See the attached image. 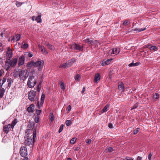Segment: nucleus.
<instances>
[{"label":"nucleus","mask_w":160,"mask_h":160,"mask_svg":"<svg viewBox=\"0 0 160 160\" xmlns=\"http://www.w3.org/2000/svg\"><path fill=\"white\" fill-rule=\"evenodd\" d=\"M77 139L76 138H73L71 139L70 141V143L71 144H74L76 141Z\"/></svg>","instance_id":"obj_37"},{"label":"nucleus","mask_w":160,"mask_h":160,"mask_svg":"<svg viewBox=\"0 0 160 160\" xmlns=\"http://www.w3.org/2000/svg\"><path fill=\"white\" fill-rule=\"evenodd\" d=\"M70 66V64L68 63V62H67L66 63L63 64L61 65L59 67L60 68H67L69 67Z\"/></svg>","instance_id":"obj_25"},{"label":"nucleus","mask_w":160,"mask_h":160,"mask_svg":"<svg viewBox=\"0 0 160 160\" xmlns=\"http://www.w3.org/2000/svg\"><path fill=\"white\" fill-rule=\"evenodd\" d=\"M100 75L99 73L96 74L94 77V82L96 83H98L100 79Z\"/></svg>","instance_id":"obj_15"},{"label":"nucleus","mask_w":160,"mask_h":160,"mask_svg":"<svg viewBox=\"0 0 160 160\" xmlns=\"http://www.w3.org/2000/svg\"><path fill=\"white\" fill-rule=\"evenodd\" d=\"M147 47L151 51L154 50L155 51L158 50V48L155 46H151V45L148 44Z\"/></svg>","instance_id":"obj_21"},{"label":"nucleus","mask_w":160,"mask_h":160,"mask_svg":"<svg viewBox=\"0 0 160 160\" xmlns=\"http://www.w3.org/2000/svg\"><path fill=\"white\" fill-rule=\"evenodd\" d=\"M83 46H80L75 43H73L72 44L70 45V48H71L78 50L80 51H83Z\"/></svg>","instance_id":"obj_6"},{"label":"nucleus","mask_w":160,"mask_h":160,"mask_svg":"<svg viewBox=\"0 0 160 160\" xmlns=\"http://www.w3.org/2000/svg\"><path fill=\"white\" fill-rule=\"evenodd\" d=\"M130 23V22L127 20H125L124 21L123 23V25H124L126 26Z\"/></svg>","instance_id":"obj_43"},{"label":"nucleus","mask_w":160,"mask_h":160,"mask_svg":"<svg viewBox=\"0 0 160 160\" xmlns=\"http://www.w3.org/2000/svg\"><path fill=\"white\" fill-rule=\"evenodd\" d=\"M85 42L89 44H90L91 45H93V43H97L98 41L96 40H90L89 39H87L84 40Z\"/></svg>","instance_id":"obj_17"},{"label":"nucleus","mask_w":160,"mask_h":160,"mask_svg":"<svg viewBox=\"0 0 160 160\" xmlns=\"http://www.w3.org/2000/svg\"><path fill=\"white\" fill-rule=\"evenodd\" d=\"M21 37V35L19 34H17L16 36H14L11 40L14 41H18L20 40Z\"/></svg>","instance_id":"obj_18"},{"label":"nucleus","mask_w":160,"mask_h":160,"mask_svg":"<svg viewBox=\"0 0 160 160\" xmlns=\"http://www.w3.org/2000/svg\"><path fill=\"white\" fill-rule=\"evenodd\" d=\"M22 4V3H21V2H19L18 1H17L16 3V4L17 6L18 7H19L21 6Z\"/></svg>","instance_id":"obj_40"},{"label":"nucleus","mask_w":160,"mask_h":160,"mask_svg":"<svg viewBox=\"0 0 160 160\" xmlns=\"http://www.w3.org/2000/svg\"><path fill=\"white\" fill-rule=\"evenodd\" d=\"M45 98V95L44 94H42L41 95L40 103H39V102H38L37 103L38 107V108L40 109L41 107H42V104Z\"/></svg>","instance_id":"obj_10"},{"label":"nucleus","mask_w":160,"mask_h":160,"mask_svg":"<svg viewBox=\"0 0 160 160\" xmlns=\"http://www.w3.org/2000/svg\"><path fill=\"white\" fill-rule=\"evenodd\" d=\"M108 127L110 128H113L112 125L111 123H109L108 124Z\"/></svg>","instance_id":"obj_51"},{"label":"nucleus","mask_w":160,"mask_h":160,"mask_svg":"<svg viewBox=\"0 0 160 160\" xmlns=\"http://www.w3.org/2000/svg\"><path fill=\"white\" fill-rule=\"evenodd\" d=\"M22 160H28V158L26 157L23 159Z\"/></svg>","instance_id":"obj_62"},{"label":"nucleus","mask_w":160,"mask_h":160,"mask_svg":"<svg viewBox=\"0 0 160 160\" xmlns=\"http://www.w3.org/2000/svg\"><path fill=\"white\" fill-rule=\"evenodd\" d=\"M32 19L33 21L35 20L38 23L41 22H42V19L40 15H39L37 17L33 16L32 17Z\"/></svg>","instance_id":"obj_13"},{"label":"nucleus","mask_w":160,"mask_h":160,"mask_svg":"<svg viewBox=\"0 0 160 160\" xmlns=\"http://www.w3.org/2000/svg\"><path fill=\"white\" fill-rule=\"evenodd\" d=\"M8 120H6L4 122H3L2 123L3 124H4L5 123H8Z\"/></svg>","instance_id":"obj_61"},{"label":"nucleus","mask_w":160,"mask_h":160,"mask_svg":"<svg viewBox=\"0 0 160 160\" xmlns=\"http://www.w3.org/2000/svg\"><path fill=\"white\" fill-rule=\"evenodd\" d=\"M6 79L5 78H4L1 81V82L3 84L4 82L6 81Z\"/></svg>","instance_id":"obj_54"},{"label":"nucleus","mask_w":160,"mask_h":160,"mask_svg":"<svg viewBox=\"0 0 160 160\" xmlns=\"http://www.w3.org/2000/svg\"><path fill=\"white\" fill-rule=\"evenodd\" d=\"M60 85L61 88L63 90H64L65 88L64 83L62 82H60Z\"/></svg>","instance_id":"obj_35"},{"label":"nucleus","mask_w":160,"mask_h":160,"mask_svg":"<svg viewBox=\"0 0 160 160\" xmlns=\"http://www.w3.org/2000/svg\"><path fill=\"white\" fill-rule=\"evenodd\" d=\"M18 62V59L14 58L12 61H11V66L12 67H14L17 64Z\"/></svg>","instance_id":"obj_22"},{"label":"nucleus","mask_w":160,"mask_h":160,"mask_svg":"<svg viewBox=\"0 0 160 160\" xmlns=\"http://www.w3.org/2000/svg\"><path fill=\"white\" fill-rule=\"evenodd\" d=\"M85 88L84 87H83V88H82V91H81V93H83L84 92V91H85Z\"/></svg>","instance_id":"obj_57"},{"label":"nucleus","mask_w":160,"mask_h":160,"mask_svg":"<svg viewBox=\"0 0 160 160\" xmlns=\"http://www.w3.org/2000/svg\"><path fill=\"white\" fill-rule=\"evenodd\" d=\"M140 130V128H137L134 131L133 134L134 135H135V134H137L138 132Z\"/></svg>","instance_id":"obj_42"},{"label":"nucleus","mask_w":160,"mask_h":160,"mask_svg":"<svg viewBox=\"0 0 160 160\" xmlns=\"http://www.w3.org/2000/svg\"><path fill=\"white\" fill-rule=\"evenodd\" d=\"M81 78V76L79 74H77L74 76V78L75 80L78 82H79L80 81Z\"/></svg>","instance_id":"obj_31"},{"label":"nucleus","mask_w":160,"mask_h":160,"mask_svg":"<svg viewBox=\"0 0 160 160\" xmlns=\"http://www.w3.org/2000/svg\"><path fill=\"white\" fill-rule=\"evenodd\" d=\"M120 52V49L119 48H114L109 50L108 52L110 55L112 54L117 55Z\"/></svg>","instance_id":"obj_7"},{"label":"nucleus","mask_w":160,"mask_h":160,"mask_svg":"<svg viewBox=\"0 0 160 160\" xmlns=\"http://www.w3.org/2000/svg\"><path fill=\"white\" fill-rule=\"evenodd\" d=\"M1 80H0V88H1L2 86V84H3L2 82H1Z\"/></svg>","instance_id":"obj_60"},{"label":"nucleus","mask_w":160,"mask_h":160,"mask_svg":"<svg viewBox=\"0 0 160 160\" xmlns=\"http://www.w3.org/2000/svg\"><path fill=\"white\" fill-rule=\"evenodd\" d=\"M76 59L75 58H72L71 59L69 60L68 61V63L70 64V66L73 63L76 62Z\"/></svg>","instance_id":"obj_32"},{"label":"nucleus","mask_w":160,"mask_h":160,"mask_svg":"<svg viewBox=\"0 0 160 160\" xmlns=\"http://www.w3.org/2000/svg\"><path fill=\"white\" fill-rule=\"evenodd\" d=\"M5 58H6V60L4 68L5 70H8L10 68V48L9 47H8V48Z\"/></svg>","instance_id":"obj_2"},{"label":"nucleus","mask_w":160,"mask_h":160,"mask_svg":"<svg viewBox=\"0 0 160 160\" xmlns=\"http://www.w3.org/2000/svg\"><path fill=\"white\" fill-rule=\"evenodd\" d=\"M20 69H17L14 70L13 72V75L14 77H19Z\"/></svg>","instance_id":"obj_14"},{"label":"nucleus","mask_w":160,"mask_h":160,"mask_svg":"<svg viewBox=\"0 0 160 160\" xmlns=\"http://www.w3.org/2000/svg\"><path fill=\"white\" fill-rule=\"evenodd\" d=\"M3 72V70L1 69L0 70V77L2 76Z\"/></svg>","instance_id":"obj_58"},{"label":"nucleus","mask_w":160,"mask_h":160,"mask_svg":"<svg viewBox=\"0 0 160 160\" xmlns=\"http://www.w3.org/2000/svg\"><path fill=\"white\" fill-rule=\"evenodd\" d=\"M25 133L27 134L25 137L24 143L26 145L30 146L34 143L36 137V130L32 131L28 129L26 130Z\"/></svg>","instance_id":"obj_1"},{"label":"nucleus","mask_w":160,"mask_h":160,"mask_svg":"<svg viewBox=\"0 0 160 160\" xmlns=\"http://www.w3.org/2000/svg\"><path fill=\"white\" fill-rule=\"evenodd\" d=\"M44 61L43 60L38 61L35 62V67H37L38 71L41 70L43 66Z\"/></svg>","instance_id":"obj_5"},{"label":"nucleus","mask_w":160,"mask_h":160,"mask_svg":"<svg viewBox=\"0 0 160 160\" xmlns=\"http://www.w3.org/2000/svg\"><path fill=\"white\" fill-rule=\"evenodd\" d=\"M109 107V105L108 104L107 105L103 108L102 110V112H104L107 111L108 110V108Z\"/></svg>","instance_id":"obj_34"},{"label":"nucleus","mask_w":160,"mask_h":160,"mask_svg":"<svg viewBox=\"0 0 160 160\" xmlns=\"http://www.w3.org/2000/svg\"><path fill=\"white\" fill-rule=\"evenodd\" d=\"M46 46L49 49L52 50H54L55 49L54 47L52 44L48 43L46 45Z\"/></svg>","instance_id":"obj_26"},{"label":"nucleus","mask_w":160,"mask_h":160,"mask_svg":"<svg viewBox=\"0 0 160 160\" xmlns=\"http://www.w3.org/2000/svg\"><path fill=\"white\" fill-rule=\"evenodd\" d=\"M36 96V92L33 91H30L28 94V98L32 102L34 101Z\"/></svg>","instance_id":"obj_9"},{"label":"nucleus","mask_w":160,"mask_h":160,"mask_svg":"<svg viewBox=\"0 0 160 160\" xmlns=\"http://www.w3.org/2000/svg\"><path fill=\"white\" fill-rule=\"evenodd\" d=\"M139 62H136L135 63H131L128 65L129 67H133L138 66L139 65Z\"/></svg>","instance_id":"obj_33"},{"label":"nucleus","mask_w":160,"mask_h":160,"mask_svg":"<svg viewBox=\"0 0 160 160\" xmlns=\"http://www.w3.org/2000/svg\"><path fill=\"white\" fill-rule=\"evenodd\" d=\"M29 47L28 44L23 42L22 43V45L21 46V48L24 49L28 48Z\"/></svg>","instance_id":"obj_27"},{"label":"nucleus","mask_w":160,"mask_h":160,"mask_svg":"<svg viewBox=\"0 0 160 160\" xmlns=\"http://www.w3.org/2000/svg\"><path fill=\"white\" fill-rule=\"evenodd\" d=\"M34 108V105L32 104L29 107L28 109L27 110L29 112H33Z\"/></svg>","instance_id":"obj_23"},{"label":"nucleus","mask_w":160,"mask_h":160,"mask_svg":"<svg viewBox=\"0 0 160 160\" xmlns=\"http://www.w3.org/2000/svg\"><path fill=\"white\" fill-rule=\"evenodd\" d=\"M146 29V28H134L132 30L135 31H137L138 32H140L143 31L145 30Z\"/></svg>","instance_id":"obj_29"},{"label":"nucleus","mask_w":160,"mask_h":160,"mask_svg":"<svg viewBox=\"0 0 160 160\" xmlns=\"http://www.w3.org/2000/svg\"><path fill=\"white\" fill-rule=\"evenodd\" d=\"M35 62L34 61H31L28 62L27 65V67L28 68H31L33 66L35 67Z\"/></svg>","instance_id":"obj_20"},{"label":"nucleus","mask_w":160,"mask_h":160,"mask_svg":"<svg viewBox=\"0 0 160 160\" xmlns=\"http://www.w3.org/2000/svg\"><path fill=\"white\" fill-rule=\"evenodd\" d=\"M67 160H72L71 158H68L67 159Z\"/></svg>","instance_id":"obj_63"},{"label":"nucleus","mask_w":160,"mask_h":160,"mask_svg":"<svg viewBox=\"0 0 160 160\" xmlns=\"http://www.w3.org/2000/svg\"><path fill=\"white\" fill-rule=\"evenodd\" d=\"M113 59L109 58L103 60L101 64L102 66H104L106 65H108L110 64Z\"/></svg>","instance_id":"obj_11"},{"label":"nucleus","mask_w":160,"mask_h":160,"mask_svg":"<svg viewBox=\"0 0 160 160\" xmlns=\"http://www.w3.org/2000/svg\"><path fill=\"white\" fill-rule=\"evenodd\" d=\"M20 153L22 157H25L28 155V152L27 148L25 147H22L20 149Z\"/></svg>","instance_id":"obj_8"},{"label":"nucleus","mask_w":160,"mask_h":160,"mask_svg":"<svg viewBox=\"0 0 160 160\" xmlns=\"http://www.w3.org/2000/svg\"><path fill=\"white\" fill-rule=\"evenodd\" d=\"M67 109L68 112H70L71 111V106L70 105H69L68 106Z\"/></svg>","instance_id":"obj_50"},{"label":"nucleus","mask_w":160,"mask_h":160,"mask_svg":"<svg viewBox=\"0 0 160 160\" xmlns=\"http://www.w3.org/2000/svg\"><path fill=\"white\" fill-rule=\"evenodd\" d=\"M65 123L67 126H69L71 124V121L70 120H67L66 121Z\"/></svg>","instance_id":"obj_39"},{"label":"nucleus","mask_w":160,"mask_h":160,"mask_svg":"<svg viewBox=\"0 0 160 160\" xmlns=\"http://www.w3.org/2000/svg\"><path fill=\"white\" fill-rule=\"evenodd\" d=\"M4 91L3 90V89H1L0 91V98H2L3 95L4 93Z\"/></svg>","instance_id":"obj_38"},{"label":"nucleus","mask_w":160,"mask_h":160,"mask_svg":"<svg viewBox=\"0 0 160 160\" xmlns=\"http://www.w3.org/2000/svg\"><path fill=\"white\" fill-rule=\"evenodd\" d=\"M39 118L38 117H36L35 118V122L36 123H38L39 121Z\"/></svg>","instance_id":"obj_49"},{"label":"nucleus","mask_w":160,"mask_h":160,"mask_svg":"<svg viewBox=\"0 0 160 160\" xmlns=\"http://www.w3.org/2000/svg\"><path fill=\"white\" fill-rule=\"evenodd\" d=\"M50 114H51V116L50 118V120L51 122H52L53 121L54 119V116L52 113H51Z\"/></svg>","instance_id":"obj_45"},{"label":"nucleus","mask_w":160,"mask_h":160,"mask_svg":"<svg viewBox=\"0 0 160 160\" xmlns=\"http://www.w3.org/2000/svg\"><path fill=\"white\" fill-rule=\"evenodd\" d=\"M86 142L87 143L90 144L91 142V140L90 139H88L86 140Z\"/></svg>","instance_id":"obj_48"},{"label":"nucleus","mask_w":160,"mask_h":160,"mask_svg":"<svg viewBox=\"0 0 160 160\" xmlns=\"http://www.w3.org/2000/svg\"><path fill=\"white\" fill-rule=\"evenodd\" d=\"M17 122L18 121L17 119H14L12 122V123L11 124V128H13L14 127V126L16 124Z\"/></svg>","instance_id":"obj_28"},{"label":"nucleus","mask_w":160,"mask_h":160,"mask_svg":"<svg viewBox=\"0 0 160 160\" xmlns=\"http://www.w3.org/2000/svg\"><path fill=\"white\" fill-rule=\"evenodd\" d=\"M113 149L111 147H109V148H108L106 149L105 150V152H112L113 151Z\"/></svg>","instance_id":"obj_36"},{"label":"nucleus","mask_w":160,"mask_h":160,"mask_svg":"<svg viewBox=\"0 0 160 160\" xmlns=\"http://www.w3.org/2000/svg\"><path fill=\"white\" fill-rule=\"evenodd\" d=\"M159 94L156 93L153 96V99L154 101H157L159 99Z\"/></svg>","instance_id":"obj_30"},{"label":"nucleus","mask_w":160,"mask_h":160,"mask_svg":"<svg viewBox=\"0 0 160 160\" xmlns=\"http://www.w3.org/2000/svg\"><path fill=\"white\" fill-rule=\"evenodd\" d=\"M36 81L33 76L29 77L27 82V85L29 88L34 87L36 85Z\"/></svg>","instance_id":"obj_4"},{"label":"nucleus","mask_w":160,"mask_h":160,"mask_svg":"<svg viewBox=\"0 0 160 160\" xmlns=\"http://www.w3.org/2000/svg\"><path fill=\"white\" fill-rule=\"evenodd\" d=\"M142 158V157L138 156L137 157V160H141Z\"/></svg>","instance_id":"obj_55"},{"label":"nucleus","mask_w":160,"mask_h":160,"mask_svg":"<svg viewBox=\"0 0 160 160\" xmlns=\"http://www.w3.org/2000/svg\"><path fill=\"white\" fill-rule=\"evenodd\" d=\"M38 46L39 49L41 50V52L43 53L47 54L48 53V52L46 51L45 48L43 46L39 44L38 45Z\"/></svg>","instance_id":"obj_16"},{"label":"nucleus","mask_w":160,"mask_h":160,"mask_svg":"<svg viewBox=\"0 0 160 160\" xmlns=\"http://www.w3.org/2000/svg\"><path fill=\"white\" fill-rule=\"evenodd\" d=\"M126 159L127 160H133V159L132 158H129V157H127L126 158Z\"/></svg>","instance_id":"obj_52"},{"label":"nucleus","mask_w":160,"mask_h":160,"mask_svg":"<svg viewBox=\"0 0 160 160\" xmlns=\"http://www.w3.org/2000/svg\"><path fill=\"white\" fill-rule=\"evenodd\" d=\"M2 43H0V47L2 46Z\"/></svg>","instance_id":"obj_64"},{"label":"nucleus","mask_w":160,"mask_h":160,"mask_svg":"<svg viewBox=\"0 0 160 160\" xmlns=\"http://www.w3.org/2000/svg\"><path fill=\"white\" fill-rule=\"evenodd\" d=\"M41 112V110H36V113L38 115H40Z\"/></svg>","instance_id":"obj_47"},{"label":"nucleus","mask_w":160,"mask_h":160,"mask_svg":"<svg viewBox=\"0 0 160 160\" xmlns=\"http://www.w3.org/2000/svg\"><path fill=\"white\" fill-rule=\"evenodd\" d=\"M118 88L122 92H123L124 90L123 83L121 82L118 85Z\"/></svg>","instance_id":"obj_19"},{"label":"nucleus","mask_w":160,"mask_h":160,"mask_svg":"<svg viewBox=\"0 0 160 160\" xmlns=\"http://www.w3.org/2000/svg\"><path fill=\"white\" fill-rule=\"evenodd\" d=\"M98 42L97 43H93V45H92V46H94L95 47H96L97 46H98Z\"/></svg>","instance_id":"obj_59"},{"label":"nucleus","mask_w":160,"mask_h":160,"mask_svg":"<svg viewBox=\"0 0 160 160\" xmlns=\"http://www.w3.org/2000/svg\"><path fill=\"white\" fill-rule=\"evenodd\" d=\"M63 127H64V126L62 124L60 126L59 129L58 131V132L59 133H60L62 132V131L63 128Z\"/></svg>","instance_id":"obj_41"},{"label":"nucleus","mask_w":160,"mask_h":160,"mask_svg":"<svg viewBox=\"0 0 160 160\" xmlns=\"http://www.w3.org/2000/svg\"><path fill=\"white\" fill-rule=\"evenodd\" d=\"M29 57H32L33 56V54L31 53H29L28 54Z\"/></svg>","instance_id":"obj_56"},{"label":"nucleus","mask_w":160,"mask_h":160,"mask_svg":"<svg viewBox=\"0 0 160 160\" xmlns=\"http://www.w3.org/2000/svg\"><path fill=\"white\" fill-rule=\"evenodd\" d=\"M152 155V153L150 152L148 156V158L149 160H151V158Z\"/></svg>","instance_id":"obj_46"},{"label":"nucleus","mask_w":160,"mask_h":160,"mask_svg":"<svg viewBox=\"0 0 160 160\" xmlns=\"http://www.w3.org/2000/svg\"><path fill=\"white\" fill-rule=\"evenodd\" d=\"M138 106V103H136L133 106V107L131 108V110H132L133 109H135L137 108Z\"/></svg>","instance_id":"obj_44"},{"label":"nucleus","mask_w":160,"mask_h":160,"mask_svg":"<svg viewBox=\"0 0 160 160\" xmlns=\"http://www.w3.org/2000/svg\"><path fill=\"white\" fill-rule=\"evenodd\" d=\"M6 138H7L6 136L4 137V138H3V139H2V142H5L6 141H5V140L6 139Z\"/></svg>","instance_id":"obj_53"},{"label":"nucleus","mask_w":160,"mask_h":160,"mask_svg":"<svg viewBox=\"0 0 160 160\" xmlns=\"http://www.w3.org/2000/svg\"><path fill=\"white\" fill-rule=\"evenodd\" d=\"M25 62V56L22 55L20 56L18 60V65L19 66L22 65L24 64Z\"/></svg>","instance_id":"obj_12"},{"label":"nucleus","mask_w":160,"mask_h":160,"mask_svg":"<svg viewBox=\"0 0 160 160\" xmlns=\"http://www.w3.org/2000/svg\"><path fill=\"white\" fill-rule=\"evenodd\" d=\"M29 72L27 70H20L19 78L21 79L25 80L27 78Z\"/></svg>","instance_id":"obj_3"},{"label":"nucleus","mask_w":160,"mask_h":160,"mask_svg":"<svg viewBox=\"0 0 160 160\" xmlns=\"http://www.w3.org/2000/svg\"><path fill=\"white\" fill-rule=\"evenodd\" d=\"M9 124H8V125H6L4 126L3 128L4 132L6 133H8L9 131L8 126H9Z\"/></svg>","instance_id":"obj_24"}]
</instances>
